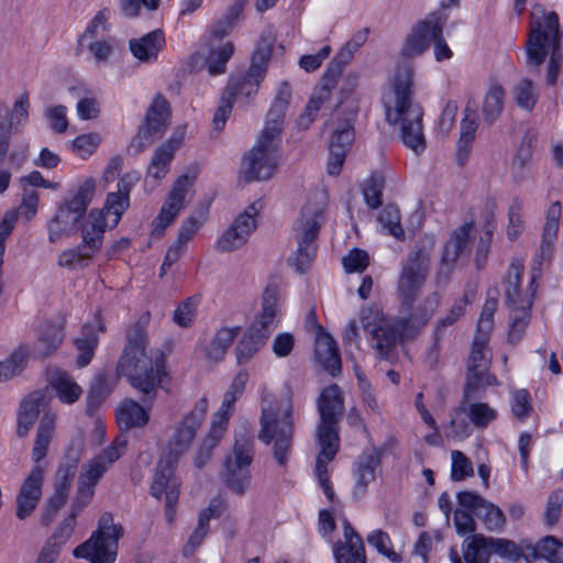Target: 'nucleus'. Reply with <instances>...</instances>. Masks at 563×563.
Wrapping results in <instances>:
<instances>
[{
	"label": "nucleus",
	"instance_id": "nucleus-1",
	"mask_svg": "<svg viewBox=\"0 0 563 563\" xmlns=\"http://www.w3.org/2000/svg\"><path fill=\"white\" fill-rule=\"evenodd\" d=\"M137 177L131 174L123 176L118 183V190L109 192L101 210H91L82 228V245L68 249L58 256L59 267L80 269L86 267L100 250L106 229H113L120 222L123 212L130 206V192Z\"/></svg>",
	"mask_w": 563,
	"mask_h": 563
},
{
	"label": "nucleus",
	"instance_id": "nucleus-2",
	"mask_svg": "<svg viewBox=\"0 0 563 563\" xmlns=\"http://www.w3.org/2000/svg\"><path fill=\"white\" fill-rule=\"evenodd\" d=\"M117 373L143 395L154 397L166 371V356L162 351L148 347L147 333L142 321L126 332V344L117 365Z\"/></svg>",
	"mask_w": 563,
	"mask_h": 563
},
{
	"label": "nucleus",
	"instance_id": "nucleus-3",
	"mask_svg": "<svg viewBox=\"0 0 563 563\" xmlns=\"http://www.w3.org/2000/svg\"><path fill=\"white\" fill-rule=\"evenodd\" d=\"M258 439L273 444V455L279 466H286L291 454L295 417L290 387L277 397L266 386L261 391Z\"/></svg>",
	"mask_w": 563,
	"mask_h": 563
},
{
	"label": "nucleus",
	"instance_id": "nucleus-4",
	"mask_svg": "<svg viewBox=\"0 0 563 563\" xmlns=\"http://www.w3.org/2000/svg\"><path fill=\"white\" fill-rule=\"evenodd\" d=\"M562 35L558 13L540 4L533 5L526 45L528 64L539 67L549 57L548 82L551 85L556 82L562 64Z\"/></svg>",
	"mask_w": 563,
	"mask_h": 563
},
{
	"label": "nucleus",
	"instance_id": "nucleus-5",
	"mask_svg": "<svg viewBox=\"0 0 563 563\" xmlns=\"http://www.w3.org/2000/svg\"><path fill=\"white\" fill-rule=\"evenodd\" d=\"M408 316L386 318L378 308L361 311V323L369 335L373 349L380 357H388L397 344L416 338L427 325L428 314H420L413 308Z\"/></svg>",
	"mask_w": 563,
	"mask_h": 563
},
{
	"label": "nucleus",
	"instance_id": "nucleus-6",
	"mask_svg": "<svg viewBox=\"0 0 563 563\" xmlns=\"http://www.w3.org/2000/svg\"><path fill=\"white\" fill-rule=\"evenodd\" d=\"M394 98V106H386L387 121L400 125L402 143L419 154L426 148L422 125L423 111L420 104L411 98V73L409 69L396 76Z\"/></svg>",
	"mask_w": 563,
	"mask_h": 563
},
{
	"label": "nucleus",
	"instance_id": "nucleus-7",
	"mask_svg": "<svg viewBox=\"0 0 563 563\" xmlns=\"http://www.w3.org/2000/svg\"><path fill=\"white\" fill-rule=\"evenodd\" d=\"M433 240L420 241L401 263L397 282V294L404 310H411L430 272Z\"/></svg>",
	"mask_w": 563,
	"mask_h": 563
},
{
	"label": "nucleus",
	"instance_id": "nucleus-8",
	"mask_svg": "<svg viewBox=\"0 0 563 563\" xmlns=\"http://www.w3.org/2000/svg\"><path fill=\"white\" fill-rule=\"evenodd\" d=\"M324 197L317 192L309 197L301 207L294 225V235L298 243L297 268L303 273L316 255L314 240L323 222Z\"/></svg>",
	"mask_w": 563,
	"mask_h": 563
},
{
	"label": "nucleus",
	"instance_id": "nucleus-9",
	"mask_svg": "<svg viewBox=\"0 0 563 563\" xmlns=\"http://www.w3.org/2000/svg\"><path fill=\"white\" fill-rule=\"evenodd\" d=\"M126 444L128 442L124 437H117L109 446L82 465L78 477V488L74 498V500L78 501L79 507L87 506L92 500L96 485L124 454Z\"/></svg>",
	"mask_w": 563,
	"mask_h": 563
},
{
	"label": "nucleus",
	"instance_id": "nucleus-10",
	"mask_svg": "<svg viewBox=\"0 0 563 563\" xmlns=\"http://www.w3.org/2000/svg\"><path fill=\"white\" fill-rule=\"evenodd\" d=\"M95 190V179L88 178L78 187L70 199L59 205L56 216L48 224V239L52 243H56L62 238L68 236L77 231L79 220L91 202Z\"/></svg>",
	"mask_w": 563,
	"mask_h": 563
},
{
	"label": "nucleus",
	"instance_id": "nucleus-11",
	"mask_svg": "<svg viewBox=\"0 0 563 563\" xmlns=\"http://www.w3.org/2000/svg\"><path fill=\"white\" fill-rule=\"evenodd\" d=\"M254 460V441L251 438H236L233 450L223 461L220 477L235 495L243 496L251 485L250 466Z\"/></svg>",
	"mask_w": 563,
	"mask_h": 563
},
{
	"label": "nucleus",
	"instance_id": "nucleus-12",
	"mask_svg": "<svg viewBox=\"0 0 563 563\" xmlns=\"http://www.w3.org/2000/svg\"><path fill=\"white\" fill-rule=\"evenodd\" d=\"M122 527L113 523L110 515H103L98 530L82 544L74 549L76 558L90 563H114L118 552V540L122 536Z\"/></svg>",
	"mask_w": 563,
	"mask_h": 563
},
{
	"label": "nucleus",
	"instance_id": "nucleus-13",
	"mask_svg": "<svg viewBox=\"0 0 563 563\" xmlns=\"http://www.w3.org/2000/svg\"><path fill=\"white\" fill-rule=\"evenodd\" d=\"M320 423L317 430V444L319 449L339 450V421L344 411L342 391L333 384L324 388L318 399Z\"/></svg>",
	"mask_w": 563,
	"mask_h": 563
},
{
	"label": "nucleus",
	"instance_id": "nucleus-14",
	"mask_svg": "<svg viewBox=\"0 0 563 563\" xmlns=\"http://www.w3.org/2000/svg\"><path fill=\"white\" fill-rule=\"evenodd\" d=\"M169 104L164 96L156 95L147 109L143 125L131 141L129 150L139 154L161 137L169 122Z\"/></svg>",
	"mask_w": 563,
	"mask_h": 563
},
{
	"label": "nucleus",
	"instance_id": "nucleus-15",
	"mask_svg": "<svg viewBox=\"0 0 563 563\" xmlns=\"http://www.w3.org/2000/svg\"><path fill=\"white\" fill-rule=\"evenodd\" d=\"M170 445L166 444V448L157 463L156 471L154 474L153 483L151 485V494L153 497L161 499L165 496V504L172 507L176 504L179 495L180 483L177 477L174 476L175 467L179 459L184 454H174Z\"/></svg>",
	"mask_w": 563,
	"mask_h": 563
},
{
	"label": "nucleus",
	"instance_id": "nucleus-16",
	"mask_svg": "<svg viewBox=\"0 0 563 563\" xmlns=\"http://www.w3.org/2000/svg\"><path fill=\"white\" fill-rule=\"evenodd\" d=\"M278 144L258 139L255 146L244 156L242 173L246 181L269 179L277 165Z\"/></svg>",
	"mask_w": 563,
	"mask_h": 563
},
{
	"label": "nucleus",
	"instance_id": "nucleus-17",
	"mask_svg": "<svg viewBox=\"0 0 563 563\" xmlns=\"http://www.w3.org/2000/svg\"><path fill=\"white\" fill-rule=\"evenodd\" d=\"M194 183L195 177L189 175H181L174 181L159 213L152 222L153 234L162 236L165 230L175 221L186 207V197Z\"/></svg>",
	"mask_w": 563,
	"mask_h": 563
},
{
	"label": "nucleus",
	"instance_id": "nucleus-18",
	"mask_svg": "<svg viewBox=\"0 0 563 563\" xmlns=\"http://www.w3.org/2000/svg\"><path fill=\"white\" fill-rule=\"evenodd\" d=\"M194 183L195 177L189 175H181L174 181L159 213L152 222L153 234L162 236L165 230L175 221L186 207V197Z\"/></svg>",
	"mask_w": 563,
	"mask_h": 563
},
{
	"label": "nucleus",
	"instance_id": "nucleus-19",
	"mask_svg": "<svg viewBox=\"0 0 563 563\" xmlns=\"http://www.w3.org/2000/svg\"><path fill=\"white\" fill-rule=\"evenodd\" d=\"M208 398L206 396L199 398L192 409L187 412L184 418L175 426L173 434L167 444L174 454H185L196 437L202 421L208 411Z\"/></svg>",
	"mask_w": 563,
	"mask_h": 563
},
{
	"label": "nucleus",
	"instance_id": "nucleus-20",
	"mask_svg": "<svg viewBox=\"0 0 563 563\" xmlns=\"http://www.w3.org/2000/svg\"><path fill=\"white\" fill-rule=\"evenodd\" d=\"M257 208L253 203L223 231L216 241V250L222 253H231L246 244L251 234L255 231Z\"/></svg>",
	"mask_w": 563,
	"mask_h": 563
},
{
	"label": "nucleus",
	"instance_id": "nucleus-21",
	"mask_svg": "<svg viewBox=\"0 0 563 563\" xmlns=\"http://www.w3.org/2000/svg\"><path fill=\"white\" fill-rule=\"evenodd\" d=\"M489 364L487 343L474 340L467 364L465 398L483 387L497 384L496 377L488 373Z\"/></svg>",
	"mask_w": 563,
	"mask_h": 563
},
{
	"label": "nucleus",
	"instance_id": "nucleus-22",
	"mask_svg": "<svg viewBox=\"0 0 563 563\" xmlns=\"http://www.w3.org/2000/svg\"><path fill=\"white\" fill-rule=\"evenodd\" d=\"M474 228V222H465L451 232L449 240L444 244L441 263L437 272V283L446 284L454 269L455 263L463 254L470 242V234Z\"/></svg>",
	"mask_w": 563,
	"mask_h": 563
},
{
	"label": "nucleus",
	"instance_id": "nucleus-23",
	"mask_svg": "<svg viewBox=\"0 0 563 563\" xmlns=\"http://www.w3.org/2000/svg\"><path fill=\"white\" fill-rule=\"evenodd\" d=\"M45 467L34 465L27 477L23 481L16 495V517L24 520L35 510L41 497L44 483Z\"/></svg>",
	"mask_w": 563,
	"mask_h": 563
},
{
	"label": "nucleus",
	"instance_id": "nucleus-24",
	"mask_svg": "<svg viewBox=\"0 0 563 563\" xmlns=\"http://www.w3.org/2000/svg\"><path fill=\"white\" fill-rule=\"evenodd\" d=\"M457 501L461 508L472 510L475 516L481 518L485 527L490 531L499 530L506 522V518L501 509L476 493H459Z\"/></svg>",
	"mask_w": 563,
	"mask_h": 563
},
{
	"label": "nucleus",
	"instance_id": "nucleus-25",
	"mask_svg": "<svg viewBox=\"0 0 563 563\" xmlns=\"http://www.w3.org/2000/svg\"><path fill=\"white\" fill-rule=\"evenodd\" d=\"M437 18L438 11L431 12L411 27L400 49V54L405 59L419 57L428 51L432 41Z\"/></svg>",
	"mask_w": 563,
	"mask_h": 563
},
{
	"label": "nucleus",
	"instance_id": "nucleus-26",
	"mask_svg": "<svg viewBox=\"0 0 563 563\" xmlns=\"http://www.w3.org/2000/svg\"><path fill=\"white\" fill-rule=\"evenodd\" d=\"M279 313L278 288L276 286H268L263 294L262 308L249 330L258 335H264L265 340H267L278 324Z\"/></svg>",
	"mask_w": 563,
	"mask_h": 563
},
{
	"label": "nucleus",
	"instance_id": "nucleus-27",
	"mask_svg": "<svg viewBox=\"0 0 563 563\" xmlns=\"http://www.w3.org/2000/svg\"><path fill=\"white\" fill-rule=\"evenodd\" d=\"M470 543L482 550V555L489 552L492 555H498L514 562L519 561L521 558H528L527 543L523 542L518 544L508 539L476 534Z\"/></svg>",
	"mask_w": 563,
	"mask_h": 563
},
{
	"label": "nucleus",
	"instance_id": "nucleus-28",
	"mask_svg": "<svg viewBox=\"0 0 563 563\" xmlns=\"http://www.w3.org/2000/svg\"><path fill=\"white\" fill-rule=\"evenodd\" d=\"M343 541L333 547L336 563H366L365 548L360 534L349 520L343 521Z\"/></svg>",
	"mask_w": 563,
	"mask_h": 563
},
{
	"label": "nucleus",
	"instance_id": "nucleus-29",
	"mask_svg": "<svg viewBox=\"0 0 563 563\" xmlns=\"http://www.w3.org/2000/svg\"><path fill=\"white\" fill-rule=\"evenodd\" d=\"M104 331L106 327L99 317L92 323L82 325L79 335L74 340L77 350L76 363L79 367H85L91 362L99 344V334Z\"/></svg>",
	"mask_w": 563,
	"mask_h": 563
},
{
	"label": "nucleus",
	"instance_id": "nucleus-30",
	"mask_svg": "<svg viewBox=\"0 0 563 563\" xmlns=\"http://www.w3.org/2000/svg\"><path fill=\"white\" fill-rule=\"evenodd\" d=\"M353 140L354 130L349 122H342L334 129L330 141V158L328 163V173L330 175H339L346 151Z\"/></svg>",
	"mask_w": 563,
	"mask_h": 563
},
{
	"label": "nucleus",
	"instance_id": "nucleus-31",
	"mask_svg": "<svg viewBox=\"0 0 563 563\" xmlns=\"http://www.w3.org/2000/svg\"><path fill=\"white\" fill-rule=\"evenodd\" d=\"M184 140V131L174 133L169 140L163 143L152 156L151 164L147 168L148 176L154 179H162L168 173L169 164L174 158L176 150Z\"/></svg>",
	"mask_w": 563,
	"mask_h": 563
},
{
	"label": "nucleus",
	"instance_id": "nucleus-32",
	"mask_svg": "<svg viewBox=\"0 0 563 563\" xmlns=\"http://www.w3.org/2000/svg\"><path fill=\"white\" fill-rule=\"evenodd\" d=\"M264 78L262 70L247 69L243 76L231 77L224 91L234 100L249 102L257 93L260 84Z\"/></svg>",
	"mask_w": 563,
	"mask_h": 563
},
{
	"label": "nucleus",
	"instance_id": "nucleus-33",
	"mask_svg": "<svg viewBox=\"0 0 563 563\" xmlns=\"http://www.w3.org/2000/svg\"><path fill=\"white\" fill-rule=\"evenodd\" d=\"M165 45L162 30L152 31L140 38L129 41L130 51L140 62L152 63L157 59Z\"/></svg>",
	"mask_w": 563,
	"mask_h": 563
},
{
	"label": "nucleus",
	"instance_id": "nucleus-34",
	"mask_svg": "<svg viewBox=\"0 0 563 563\" xmlns=\"http://www.w3.org/2000/svg\"><path fill=\"white\" fill-rule=\"evenodd\" d=\"M314 356L324 371L335 376L341 372V357L334 339L324 332H319L314 343Z\"/></svg>",
	"mask_w": 563,
	"mask_h": 563
},
{
	"label": "nucleus",
	"instance_id": "nucleus-35",
	"mask_svg": "<svg viewBox=\"0 0 563 563\" xmlns=\"http://www.w3.org/2000/svg\"><path fill=\"white\" fill-rule=\"evenodd\" d=\"M47 399L44 393L34 391L21 404L18 423V434L24 437L34 424L38 415L46 408Z\"/></svg>",
	"mask_w": 563,
	"mask_h": 563
},
{
	"label": "nucleus",
	"instance_id": "nucleus-36",
	"mask_svg": "<svg viewBox=\"0 0 563 563\" xmlns=\"http://www.w3.org/2000/svg\"><path fill=\"white\" fill-rule=\"evenodd\" d=\"M29 145H22L9 153V146L4 139L0 137V195L4 194L10 186L12 173L9 168L3 167V163L8 156L11 168L20 169L27 157Z\"/></svg>",
	"mask_w": 563,
	"mask_h": 563
},
{
	"label": "nucleus",
	"instance_id": "nucleus-37",
	"mask_svg": "<svg viewBox=\"0 0 563 563\" xmlns=\"http://www.w3.org/2000/svg\"><path fill=\"white\" fill-rule=\"evenodd\" d=\"M30 99L27 93H22L13 103L8 122H0V137L10 146L11 134L19 131L29 120Z\"/></svg>",
	"mask_w": 563,
	"mask_h": 563
},
{
	"label": "nucleus",
	"instance_id": "nucleus-38",
	"mask_svg": "<svg viewBox=\"0 0 563 563\" xmlns=\"http://www.w3.org/2000/svg\"><path fill=\"white\" fill-rule=\"evenodd\" d=\"M506 91L497 81H490L484 96L482 113L488 124H493L499 119L504 110Z\"/></svg>",
	"mask_w": 563,
	"mask_h": 563
},
{
	"label": "nucleus",
	"instance_id": "nucleus-39",
	"mask_svg": "<svg viewBox=\"0 0 563 563\" xmlns=\"http://www.w3.org/2000/svg\"><path fill=\"white\" fill-rule=\"evenodd\" d=\"M240 328H221L219 329L208 345L206 346V354L209 360L219 362L224 358L228 349L234 342L239 334Z\"/></svg>",
	"mask_w": 563,
	"mask_h": 563
},
{
	"label": "nucleus",
	"instance_id": "nucleus-40",
	"mask_svg": "<svg viewBox=\"0 0 563 563\" xmlns=\"http://www.w3.org/2000/svg\"><path fill=\"white\" fill-rule=\"evenodd\" d=\"M55 420V415L52 413H45L41 419L32 450V459L35 465L41 464V460L46 455L53 437Z\"/></svg>",
	"mask_w": 563,
	"mask_h": 563
},
{
	"label": "nucleus",
	"instance_id": "nucleus-41",
	"mask_svg": "<svg viewBox=\"0 0 563 563\" xmlns=\"http://www.w3.org/2000/svg\"><path fill=\"white\" fill-rule=\"evenodd\" d=\"M117 421L121 429L142 427L148 421V415L136 401L125 400L117 410Z\"/></svg>",
	"mask_w": 563,
	"mask_h": 563
},
{
	"label": "nucleus",
	"instance_id": "nucleus-42",
	"mask_svg": "<svg viewBox=\"0 0 563 563\" xmlns=\"http://www.w3.org/2000/svg\"><path fill=\"white\" fill-rule=\"evenodd\" d=\"M49 384L58 398L66 404L77 401L82 393L80 386L66 372L56 371L52 374Z\"/></svg>",
	"mask_w": 563,
	"mask_h": 563
},
{
	"label": "nucleus",
	"instance_id": "nucleus-43",
	"mask_svg": "<svg viewBox=\"0 0 563 563\" xmlns=\"http://www.w3.org/2000/svg\"><path fill=\"white\" fill-rule=\"evenodd\" d=\"M528 558L544 559L550 563H563V543L552 536L543 538L537 545L527 543Z\"/></svg>",
	"mask_w": 563,
	"mask_h": 563
},
{
	"label": "nucleus",
	"instance_id": "nucleus-44",
	"mask_svg": "<svg viewBox=\"0 0 563 563\" xmlns=\"http://www.w3.org/2000/svg\"><path fill=\"white\" fill-rule=\"evenodd\" d=\"M559 227L544 224L540 247L536 254L532 266V279L541 273V266L544 262H550L553 254V246L556 241Z\"/></svg>",
	"mask_w": 563,
	"mask_h": 563
},
{
	"label": "nucleus",
	"instance_id": "nucleus-45",
	"mask_svg": "<svg viewBox=\"0 0 563 563\" xmlns=\"http://www.w3.org/2000/svg\"><path fill=\"white\" fill-rule=\"evenodd\" d=\"M266 341L264 335H258L247 329L235 346L236 364H247L266 344Z\"/></svg>",
	"mask_w": 563,
	"mask_h": 563
},
{
	"label": "nucleus",
	"instance_id": "nucleus-46",
	"mask_svg": "<svg viewBox=\"0 0 563 563\" xmlns=\"http://www.w3.org/2000/svg\"><path fill=\"white\" fill-rule=\"evenodd\" d=\"M235 47L232 42L220 43L211 45L209 55L206 59V66L210 75L224 74L227 70V63L233 56Z\"/></svg>",
	"mask_w": 563,
	"mask_h": 563
},
{
	"label": "nucleus",
	"instance_id": "nucleus-47",
	"mask_svg": "<svg viewBox=\"0 0 563 563\" xmlns=\"http://www.w3.org/2000/svg\"><path fill=\"white\" fill-rule=\"evenodd\" d=\"M477 126L478 124L475 112L470 111V109L466 108L465 117L461 122L460 140L457 142V158L461 164L467 158L471 144L475 139Z\"/></svg>",
	"mask_w": 563,
	"mask_h": 563
},
{
	"label": "nucleus",
	"instance_id": "nucleus-48",
	"mask_svg": "<svg viewBox=\"0 0 563 563\" xmlns=\"http://www.w3.org/2000/svg\"><path fill=\"white\" fill-rule=\"evenodd\" d=\"M380 463L379 454L376 452L364 453L358 457L355 470L356 488L365 492L369 483L375 479V470Z\"/></svg>",
	"mask_w": 563,
	"mask_h": 563
},
{
	"label": "nucleus",
	"instance_id": "nucleus-49",
	"mask_svg": "<svg viewBox=\"0 0 563 563\" xmlns=\"http://www.w3.org/2000/svg\"><path fill=\"white\" fill-rule=\"evenodd\" d=\"M511 95L516 104L527 111H531L539 99L536 84L527 78H522L514 85Z\"/></svg>",
	"mask_w": 563,
	"mask_h": 563
},
{
	"label": "nucleus",
	"instance_id": "nucleus-50",
	"mask_svg": "<svg viewBox=\"0 0 563 563\" xmlns=\"http://www.w3.org/2000/svg\"><path fill=\"white\" fill-rule=\"evenodd\" d=\"M339 450L332 449H319L317 456L314 473L318 478L319 485L323 489L324 495L330 501L334 499V492L330 484V477L328 472V464L335 457Z\"/></svg>",
	"mask_w": 563,
	"mask_h": 563
},
{
	"label": "nucleus",
	"instance_id": "nucleus-51",
	"mask_svg": "<svg viewBox=\"0 0 563 563\" xmlns=\"http://www.w3.org/2000/svg\"><path fill=\"white\" fill-rule=\"evenodd\" d=\"M64 339L63 329L60 325L46 323L41 329L40 336L36 343V354L38 356H46L55 351Z\"/></svg>",
	"mask_w": 563,
	"mask_h": 563
},
{
	"label": "nucleus",
	"instance_id": "nucleus-52",
	"mask_svg": "<svg viewBox=\"0 0 563 563\" xmlns=\"http://www.w3.org/2000/svg\"><path fill=\"white\" fill-rule=\"evenodd\" d=\"M286 110V108L272 103L267 113L265 126L258 139L279 144Z\"/></svg>",
	"mask_w": 563,
	"mask_h": 563
},
{
	"label": "nucleus",
	"instance_id": "nucleus-53",
	"mask_svg": "<svg viewBox=\"0 0 563 563\" xmlns=\"http://www.w3.org/2000/svg\"><path fill=\"white\" fill-rule=\"evenodd\" d=\"M462 409L465 411L471 422L481 429L488 427V424L494 422L498 417L497 410L486 402H465Z\"/></svg>",
	"mask_w": 563,
	"mask_h": 563
},
{
	"label": "nucleus",
	"instance_id": "nucleus-54",
	"mask_svg": "<svg viewBox=\"0 0 563 563\" xmlns=\"http://www.w3.org/2000/svg\"><path fill=\"white\" fill-rule=\"evenodd\" d=\"M448 14L441 9L438 10V18L433 26L432 41L434 57L438 62L450 59L453 55L451 48L443 37V29L448 22Z\"/></svg>",
	"mask_w": 563,
	"mask_h": 563
},
{
	"label": "nucleus",
	"instance_id": "nucleus-55",
	"mask_svg": "<svg viewBox=\"0 0 563 563\" xmlns=\"http://www.w3.org/2000/svg\"><path fill=\"white\" fill-rule=\"evenodd\" d=\"M224 432L221 428L211 427L209 433L199 446L194 463L197 468H202L211 459L214 448L219 444Z\"/></svg>",
	"mask_w": 563,
	"mask_h": 563
},
{
	"label": "nucleus",
	"instance_id": "nucleus-56",
	"mask_svg": "<svg viewBox=\"0 0 563 563\" xmlns=\"http://www.w3.org/2000/svg\"><path fill=\"white\" fill-rule=\"evenodd\" d=\"M208 218V209H200L188 218H186L178 231L177 241L185 244L187 246L188 242L195 236V234L200 230L202 224L207 221Z\"/></svg>",
	"mask_w": 563,
	"mask_h": 563
},
{
	"label": "nucleus",
	"instance_id": "nucleus-57",
	"mask_svg": "<svg viewBox=\"0 0 563 563\" xmlns=\"http://www.w3.org/2000/svg\"><path fill=\"white\" fill-rule=\"evenodd\" d=\"M366 540L369 545L375 548L379 554L386 556L389 561L394 563L401 562V554L393 550L391 540L385 531L380 529L374 530L367 536Z\"/></svg>",
	"mask_w": 563,
	"mask_h": 563
},
{
	"label": "nucleus",
	"instance_id": "nucleus-58",
	"mask_svg": "<svg viewBox=\"0 0 563 563\" xmlns=\"http://www.w3.org/2000/svg\"><path fill=\"white\" fill-rule=\"evenodd\" d=\"M110 10L104 8L99 10L92 20L88 23L85 32L80 35L78 44L84 46L88 40L95 38L109 30Z\"/></svg>",
	"mask_w": 563,
	"mask_h": 563
},
{
	"label": "nucleus",
	"instance_id": "nucleus-59",
	"mask_svg": "<svg viewBox=\"0 0 563 563\" xmlns=\"http://www.w3.org/2000/svg\"><path fill=\"white\" fill-rule=\"evenodd\" d=\"M379 223L397 240L405 239V231L400 223V211L394 205L386 206L378 216Z\"/></svg>",
	"mask_w": 563,
	"mask_h": 563
},
{
	"label": "nucleus",
	"instance_id": "nucleus-60",
	"mask_svg": "<svg viewBox=\"0 0 563 563\" xmlns=\"http://www.w3.org/2000/svg\"><path fill=\"white\" fill-rule=\"evenodd\" d=\"M86 507L87 506L79 507L78 501L73 500L69 516L58 526L52 537L51 543L59 548L70 538L76 518Z\"/></svg>",
	"mask_w": 563,
	"mask_h": 563
},
{
	"label": "nucleus",
	"instance_id": "nucleus-61",
	"mask_svg": "<svg viewBox=\"0 0 563 563\" xmlns=\"http://www.w3.org/2000/svg\"><path fill=\"white\" fill-rule=\"evenodd\" d=\"M27 362V352L24 347L16 349L10 357L0 362V377L2 380L10 379L20 374Z\"/></svg>",
	"mask_w": 563,
	"mask_h": 563
},
{
	"label": "nucleus",
	"instance_id": "nucleus-62",
	"mask_svg": "<svg viewBox=\"0 0 563 563\" xmlns=\"http://www.w3.org/2000/svg\"><path fill=\"white\" fill-rule=\"evenodd\" d=\"M523 272L521 262H512L506 277V299L510 305H516L520 295V280Z\"/></svg>",
	"mask_w": 563,
	"mask_h": 563
},
{
	"label": "nucleus",
	"instance_id": "nucleus-63",
	"mask_svg": "<svg viewBox=\"0 0 563 563\" xmlns=\"http://www.w3.org/2000/svg\"><path fill=\"white\" fill-rule=\"evenodd\" d=\"M530 302H528V307L516 308L510 312V329H509V340L511 342H518L529 323L530 312H529Z\"/></svg>",
	"mask_w": 563,
	"mask_h": 563
},
{
	"label": "nucleus",
	"instance_id": "nucleus-64",
	"mask_svg": "<svg viewBox=\"0 0 563 563\" xmlns=\"http://www.w3.org/2000/svg\"><path fill=\"white\" fill-rule=\"evenodd\" d=\"M199 302V296H192L184 300L174 312V321L179 327H190L196 318L197 307Z\"/></svg>",
	"mask_w": 563,
	"mask_h": 563
}]
</instances>
